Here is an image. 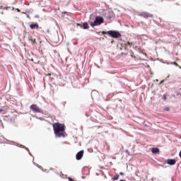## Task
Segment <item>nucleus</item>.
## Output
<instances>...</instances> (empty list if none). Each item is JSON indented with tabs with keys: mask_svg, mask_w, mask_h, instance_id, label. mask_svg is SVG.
Listing matches in <instances>:
<instances>
[{
	"mask_svg": "<svg viewBox=\"0 0 181 181\" xmlns=\"http://www.w3.org/2000/svg\"><path fill=\"white\" fill-rule=\"evenodd\" d=\"M54 132L58 138H65L66 134L64 131H66V126L59 122H56L52 124Z\"/></svg>",
	"mask_w": 181,
	"mask_h": 181,
	"instance_id": "1",
	"label": "nucleus"
},
{
	"mask_svg": "<svg viewBox=\"0 0 181 181\" xmlns=\"http://www.w3.org/2000/svg\"><path fill=\"white\" fill-rule=\"evenodd\" d=\"M102 23H104V18L101 16H96L95 21L91 22L90 25L92 28H94V26H100Z\"/></svg>",
	"mask_w": 181,
	"mask_h": 181,
	"instance_id": "2",
	"label": "nucleus"
},
{
	"mask_svg": "<svg viewBox=\"0 0 181 181\" xmlns=\"http://www.w3.org/2000/svg\"><path fill=\"white\" fill-rule=\"evenodd\" d=\"M107 33L110 37H114L115 39H119L122 36L119 32L115 30H109Z\"/></svg>",
	"mask_w": 181,
	"mask_h": 181,
	"instance_id": "3",
	"label": "nucleus"
},
{
	"mask_svg": "<svg viewBox=\"0 0 181 181\" xmlns=\"http://www.w3.org/2000/svg\"><path fill=\"white\" fill-rule=\"evenodd\" d=\"M30 110H32L33 112H37L38 114H42V112H43V110L35 104H33L30 106Z\"/></svg>",
	"mask_w": 181,
	"mask_h": 181,
	"instance_id": "4",
	"label": "nucleus"
},
{
	"mask_svg": "<svg viewBox=\"0 0 181 181\" xmlns=\"http://www.w3.org/2000/svg\"><path fill=\"white\" fill-rule=\"evenodd\" d=\"M139 16H141L142 18H144L145 19H148V18H153V15L151 13H149L146 11H142L138 13Z\"/></svg>",
	"mask_w": 181,
	"mask_h": 181,
	"instance_id": "5",
	"label": "nucleus"
},
{
	"mask_svg": "<svg viewBox=\"0 0 181 181\" xmlns=\"http://www.w3.org/2000/svg\"><path fill=\"white\" fill-rule=\"evenodd\" d=\"M84 156V151H80L76 153V158L77 160H80Z\"/></svg>",
	"mask_w": 181,
	"mask_h": 181,
	"instance_id": "6",
	"label": "nucleus"
},
{
	"mask_svg": "<svg viewBox=\"0 0 181 181\" xmlns=\"http://www.w3.org/2000/svg\"><path fill=\"white\" fill-rule=\"evenodd\" d=\"M76 26H80V28H81L82 29H90V26L87 23H83V25L80 23H76Z\"/></svg>",
	"mask_w": 181,
	"mask_h": 181,
	"instance_id": "7",
	"label": "nucleus"
},
{
	"mask_svg": "<svg viewBox=\"0 0 181 181\" xmlns=\"http://www.w3.org/2000/svg\"><path fill=\"white\" fill-rule=\"evenodd\" d=\"M166 163H168V165H170L171 166H173V165H176V160H175V159H168L166 160Z\"/></svg>",
	"mask_w": 181,
	"mask_h": 181,
	"instance_id": "8",
	"label": "nucleus"
},
{
	"mask_svg": "<svg viewBox=\"0 0 181 181\" xmlns=\"http://www.w3.org/2000/svg\"><path fill=\"white\" fill-rule=\"evenodd\" d=\"M30 29H39V24L37 23L30 25Z\"/></svg>",
	"mask_w": 181,
	"mask_h": 181,
	"instance_id": "9",
	"label": "nucleus"
},
{
	"mask_svg": "<svg viewBox=\"0 0 181 181\" xmlns=\"http://www.w3.org/2000/svg\"><path fill=\"white\" fill-rule=\"evenodd\" d=\"M151 152L153 153H159V148H153L152 149H151Z\"/></svg>",
	"mask_w": 181,
	"mask_h": 181,
	"instance_id": "10",
	"label": "nucleus"
},
{
	"mask_svg": "<svg viewBox=\"0 0 181 181\" xmlns=\"http://www.w3.org/2000/svg\"><path fill=\"white\" fill-rule=\"evenodd\" d=\"M29 40H30L33 43V45H37V43L36 42V39H32V37H29Z\"/></svg>",
	"mask_w": 181,
	"mask_h": 181,
	"instance_id": "11",
	"label": "nucleus"
},
{
	"mask_svg": "<svg viewBox=\"0 0 181 181\" xmlns=\"http://www.w3.org/2000/svg\"><path fill=\"white\" fill-rule=\"evenodd\" d=\"M119 179V175L116 174L115 177L112 178V180H118Z\"/></svg>",
	"mask_w": 181,
	"mask_h": 181,
	"instance_id": "12",
	"label": "nucleus"
},
{
	"mask_svg": "<svg viewBox=\"0 0 181 181\" xmlns=\"http://www.w3.org/2000/svg\"><path fill=\"white\" fill-rule=\"evenodd\" d=\"M125 46H127V47H128V46L132 47V42H127L125 44Z\"/></svg>",
	"mask_w": 181,
	"mask_h": 181,
	"instance_id": "13",
	"label": "nucleus"
},
{
	"mask_svg": "<svg viewBox=\"0 0 181 181\" xmlns=\"http://www.w3.org/2000/svg\"><path fill=\"white\" fill-rule=\"evenodd\" d=\"M164 111H170V108L169 107H165Z\"/></svg>",
	"mask_w": 181,
	"mask_h": 181,
	"instance_id": "14",
	"label": "nucleus"
},
{
	"mask_svg": "<svg viewBox=\"0 0 181 181\" xmlns=\"http://www.w3.org/2000/svg\"><path fill=\"white\" fill-rule=\"evenodd\" d=\"M102 33H103V35H108V33L105 31H103Z\"/></svg>",
	"mask_w": 181,
	"mask_h": 181,
	"instance_id": "15",
	"label": "nucleus"
},
{
	"mask_svg": "<svg viewBox=\"0 0 181 181\" xmlns=\"http://www.w3.org/2000/svg\"><path fill=\"white\" fill-rule=\"evenodd\" d=\"M1 9H6V8L4 7L3 6H0V10H1Z\"/></svg>",
	"mask_w": 181,
	"mask_h": 181,
	"instance_id": "16",
	"label": "nucleus"
},
{
	"mask_svg": "<svg viewBox=\"0 0 181 181\" xmlns=\"http://www.w3.org/2000/svg\"><path fill=\"white\" fill-rule=\"evenodd\" d=\"M163 99L166 100V96L165 95L163 96Z\"/></svg>",
	"mask_w": 181,
	"mask_h": 181,
	"instance_id": "17",
	"label": "nucleus"
},
{
	"mask_svg": "<svg viewBox=\"0 0 181 181\" xmlns=\"http://www.w3.org/2000/svg\"><path fill=\"white\" fill-rule=\"evenodd\" d=\"M69 181H74V180H73V178H71V177H69Z\"/></svg>",
	"mask_w": 181,
	"mask_h": 181,
	"instance_id": "18",
	"label": "nucleus"
},
{
	"mask_svg": "<svg viewBox=\"0 0 181 181\" xmlns=\"http://www.w3.org/2000/svg\"><path fill=\"white\" fill-rule=\"evenodd\" d=\"M173 64H174L175 66H179V64H178L177 63H176V62H174Z\"/></svg>",
	"mask_w": 181,
	"mask_h": 181,
	"instance_id": "19",
	"label": "nucleus"
},
{
	"mask_svg": "<svg viewBox=\"0 0 181 181\" xmlns=\"http://www.w3.org/2000/svg\"><path fill=\"white\" fill-rule=\"evenodd\" d=\"M119 175H120L121 176H124V173H119Z\"/></svg>",
	"mask_w": 181,
	"mask_h": 181,
	"instance_id": "20",
	"label": "nucleus"
},
{
	"mask_svg": "<svg viewBox=\"0 0 181 181\" xmlns=\"http://www.w3.org/2000/svg\"><path fill=\"white\" fill-rule=\"evenodd\" d=\"M1 112H4V110L0 109V113H1Z\"/></svg>",
	"mask_w": 181,
	"mask_h": 181,
	"instance_id": "21",
	"label": "nucleus"
},
{
	"mask_svg": "<svg viewBox=\"0 0 181 181\" xmlns=\"http://www.w3.org/2000/svg\"><path fill=\"white\" fill-rule=\"evenodd\" d=\"M180 158H181V151L179 153Z\"/></svg>",
	"mask_w": 181,
	"mask_h": 181,
	"instance_id": "22",
	"label": "nucleus"
},
{
	"mask_svg": "<svg viewBox=\"0 0 181 181\" xmlns=\"http://www.w3.org/2000/svg\"><path fill=\"white\" fill-rule=\"evenodd\" d=\"M162 83H163V81H161V82L160 83V84H162Z\"/></svg>",
	"mask_w": 181,
	"mask_h": 181,
	"instance_id": "23",
	"label": "nucleus"
},
{
	"mask_svg": "<svg viewBox=\"0 0 181 181\" xmlns=\"http://www.w3.org/2000/svg\"><path fill=\"white\" fill-rule=\"evenodd\" d=\"M48 76H51V74H48Z\"/></svg>",
	"mask_w": 181,
	"mask_h": 181,
	"instance_id": "24",
	"label": "nucleus"
},
{
	"mask_svg": "<svg viewBox=\"0 0 181 181\" xmlns=\"http://www.w3.org/2000/svg\"><path fill=\"white\" fill-rule=\"evenodd\" d=\"M180 69H181V67H180Z\"/></svg>",
	"mask_w": 181,
	"mask_h": 181,
	"instance_id": "25",
	"label": "nucleus"
}]
</instances>
